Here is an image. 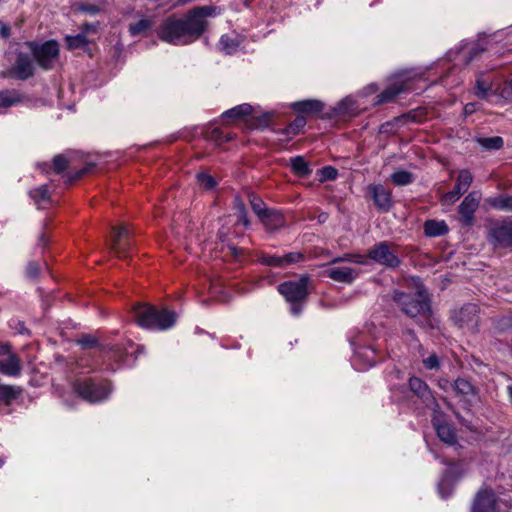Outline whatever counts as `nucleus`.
Instances as JSON below:
<instances>
[{"instance_id": "nucleus-62", "label": "nucleus", "mask_w": 512, "mask_h": 512, "mask_svg": "<svg viewBox=\"0 0 512 512\" xmlns=\"http://www.w3.org/2000/svg\"><path fill=\"white\" fill-rule=\"evenodd\" d=\"M474 111H475V104H474V103H467V104L464 106V114H465V115H470V114H472Z\"/></svg>"}, {"instance_id": "nucleus-14", "label": "nucleus", "mask_w": 512, "mask_h": 512, "mask_svg": "<svg viewBox=\"0 0 512 512\" xmlns=\"http://www.w3.org/2000/svg\"><path fill=\"white\" fill-rule=\"evenodd\" d=\"M497 496L492 489H480L473 498L470 512H496Z\"/></svg>"}, {"instance_id": "nucleus-8", "label": "nucleus", "mask_w": 512, "mask_h": 512, "mask_svg": "<svg viewBox=\"0 0 512 512\" xmlns=\"http://www.w3.org/2000/svg\"><path fill=\"white\" fill-rule=\"evenodd\" d=\"M13 64L4 72L5 78H13L20 81H26L34 77L36 73V64L31 52L17 49L14 51Z\"/></svg>"}, {"instance_id": "nucleus-30", "label": "nucleus", "mask_w": 512, "mask_h": 512, "mask_svg": "<svg viewBox=\"0 0 512 512\" xmlns=\"http://www.w3.org/2000/svg\"><path fill=\"white\" fill-rule=\"evenodd\" d=\"M448 231L449 229L445 221L429 219L424 223V233L428 237L443 236L448 233Z\"/></svg>"}, {"instance_id": "nucleus-12", "label": "nucleus", "mask_w": 512, "mask_h": 512, "mask_svg": "<svg viewBox=\"0 0 512 512\" xmlns=\"http://www.w3.org/2000/svg\"><path fill=\"white\" fill-rule=\"evenodd\" d=\"M480 308L475 303H467L452 314V320L460 328L475 330L479 323Z\"/></svg>"}, {"instance_id": "nucleus-17", "label": "nucleus", "mask_w": 512, "mask_h": 512, "mask_svg": "<svg viewBox=\"0 0 512 512\" xmlns=\"http://www.w3.org/2000/svg\"><path fill=\"white\" fill-rule=\"evenodd\" d=\"M453 391L463 404V408L470 410L473 401L476 399L477 388L465 378H457L452 384Z\"/></svg>"}, {"instance_id": "nucleus-27", "label": "nucleus", "mask_w": 512, "mask_h": 512, "mask_svg": "<svg viewBox=\"0 0 512 512\" xmlns=\"http://www.w3.org/2000/svg\"><path fill=\"white\" fill-rule=\"evenodd\" d=\"M23 392L20 386L0 384V403L10 406Z\"/></svg>"}, {"instance_id": "nucleus-41", "label": "nucleus", "mask_w": 512, "mask_h": 512, "mask_svg": "<svg viewBox=\"0 0 512 512\" xmlns=\"http://www.w3.org/2000/svg\"><path fill=\"white\" fill-rule=\"evenodd\" d=\"M248 199L253 212L257 215L258 218H260L268 211L265 202L254 193L250 192L248 194Z\"/></svg>"}, {"instance_id": "nucleus-4", "label": "nucleus", "mask_w": 512, "mask_h": 512, "mask_svg": "<svg viewBox=\"0 0 512 512\" xmlns=\"http://www.w3.org/2000/svg\"><path fill=\"white\" fill-rule=\"evenodd\" d=\"M309 281L308 275H302L298 280L285 281L277 286V291L290 304V311L295 316L300 315L303 310L309 294Z\"/></svg>"}, {"instance_id": "nucleus-48", "label": "nucleus", "mask_w": 512, "mask_h": 512, "mask_svg": "<svg viewBox=\"0 0 512 512\" xmlns=\"http://www.w3.org/2000/svg\"><path fill=\"white\" fill-rule=\"evenodd\" d=\"M197 179L199 184L206 190L213 189L216 186L215 179L209 174L199 173Z\"/></svg>"}, {"instance_id": "nucleus-59", "label": "nucleus", "mask_w": 512, "mask_h": 512, "mask_svg": "<svg viewBox=\"0 0 512 512\" xmlns=\"http://www.w3.org/2000/svg\"><path fill=\"white\" fill-rule=\"evenodd\" d=\"M353 257H354V255L346 254L343 257H337V258L333 259L332 263L344 262V261L353 262Z\"/></svg>"}, {"instance_id": "nucleus-51", "label": "nucleus", "mask_w": 512, "mask_h": 512, "mask_svg": "<svg viewBox=\"0 0 512 512\" xmlns=\"http://www.w3.org/2000/svg\"><path fill=\"white\" fill-rule=\"evenodd\" d=\"M423 364L428 370H437L440 367V362L436 354H431L429 357L424 359Z\"/></svg>"}, {"instance_id": "nucleus-33", "label": "nucleus", "mask_w": 512, "mask_h": 512, "mask_svg": "<svg viewBox=\"0 0 512 512\" xmlns=\"http://www.w3.org/2000/svg\"><path fill=\"white\" fill-rule=\"evenodd\" d=\"M403 88L401 85H390L387 87L384 91H382L379 95L376 97L375 104L381 105L385 103L393 102L397 96L402 93Z\"/></svg>"}, {"instance_id": "nucleus-10", "label": "nucleus", "mask_w": 512, "mask_h": 512, "mask_svg": "<svg viewBox=\"0 0 512 512\" xmlns=\"http://www.w3.org/2000/svg\"><path fill=\"white\" fill-rule=\"evenodd\" d=\"M409 391L413 394V396L417 397L421 404L430 408L433 411H438L439 404L436 401L431 389L428 384L419 377L412 376L408 380Z\"/></svg>"}, {"instance_id": "nucleus-36", "label": "nucleus", "mask_w": 512, "mask_h": 512, "mask_svg": "<svg viewBox=\"0 0 512 512\" xmlns=\"http://www.w3.org/2000/svg\"><path fill=\"white\" fill-rule=\"evenodd\" d=\"M487 203L496 210L512 212V195L490 197Z\"/></svg>"}, {"instance_id": "nucleus-56", "label": "nucleus", "mask_w": 512, "mask_h": 512, "mask_svg": "<svg viewBox=\"0 0 512 512\" xmlns=\"http://www.w3.org/2000/svg\"><path fill=\"white\" fill-rule=\"evenodd\" d=\"M349 103L348 100H343L335 107V112L339 114H344L348 112L346 105Z\"/></svg>"}, {"instance_id": "nucleus-46", "label": "nucleus", "mask_w": 512, "mask_h": 512, "mask_svg": "<svg viewBox=\"0 0 512 512\" xmlns=\"http://www.w3.org/2000/svg\"><path fill=\"white\" fill-rule=\"evenodd\" d=\"M52 166L56 174H61L69 167V161L64 155L58 154L54 156Z\"/></svg>"}, {"instance_id": "nucleus-34", "label": "nucleus", "mask_w": 512, "mask_h": 512, "mask_svg": "<svg viewBox=\"0 0 512 512\" xmlns=\"http://www.w3.org/2000/svg\"><path fill=\"white\" fill-rule=\"evenodd\" d=\"M23 100V95H21L17 90H1L0 91V107L9 108L18 103H21Z\"/></svg>"}, {"instance_id": "nucleus-38", "label": "nucleus", "mask_w": 512, "mask_h": 512, "mask_svg": "<svg viewBox=\"0 0 512 512\" xmlns=\"http://www.w3.org/2000/svg\"><path fill=\"white\" fill-rule=\"evenodd\" d=\"M475 141L479 146L488 151L499 150L504 145L503 138L500 136L477 137Z\"/></svg>"}, {"instance_id": "nucleus-63", "label": "nucleus", "mask_w": 512, "mask_h": 512, "mask_svg": "<svg viewBox=\"0 0 512 512\" xmlns=\"http://www.w3.org/2000/svg\"><path fill=\"white\" fill-rule=\"evenodd\" d=\"M270 121V115L264 114L262 117L259 118V124L261 126H267Z\"/></svg>"}, {"instance_id": "nucleus-11", "label": "nucleus", "mask_w": 512, "mask_h": 512, "mask_svg": "<svg viewBox=\"0 0 512 512\" xmlns=\"http://www.w3.org/2000/svg\"><path fill=\"white\" fill-rule=\"evenodd\" d=\"M305 256L301 252H289L285 255H276L262 252L258 256V262L262 265L275 268H287L293 264L304 261Z\"/></svg>"}, {"instance_id": "nucleus-50", "label": "nucleus", "mask_w": 512, "mask_h": 512, "mask_svg": "<svg viewBox=\"0 0 512 512\" xmlns=\"http://www.w3.org/2000/svg\"><path fill=\"white\" fill-rule=\"evenodd\" d=\"M77 11L89 14V15H96L100 12V8L97 5L94 4H79L76 7Z\"/></svg>"}, {"instance_id": "nucleus-60", "label": "nucleus", "mask_w": 512, "mask_h": 512, "mask_svg": "<svg viewBox=\"0 0 512 512\" xmlns=\"http://www.w3.org/2000/svg\"><path fill=\"white\" fill-rule=\"evenodd\" d=\"M404 335L408 337L409 340L418 342L415 332L412 329H407L404 331Z\"/></svg>"}, {"instance_id": "nucleus-42", "label": "nucleus", "mask_w": 512, "mask_h": 512, "mask_svg": "<svg viewBox=\"0 0 512 512\" xmlns=\"http://www.w3.org/2000/svg\"><path fill=\"white\" fill-rule=\"evenodd\" d=\"M29 195L39 207L41 203L48 202L50 200L47 185H41L30 190Z\"/></svg>"}, {"instance_id": "nucleus-16", "label": "nucleus", "mask_w": 512, "mask_h": 512, "mask_svg": "<svg viewBox=\"0 0 512 512\" xmlns=\"http://www.w3.org/2000/svg\"><path fill=\"white\" fill-rule=\"evenodd\" d=\"M473 181L469 170H461L458 174L454 188L442 196L441 202L445 205L455 203L465 193Z\"/></svg>"}, {"instance_id": "nucleus-25", "label": "nucleus", "mask_w": 512, "mask_h": 512, "mask_svg": "<svg viewBox=\"0 0 512 512\" xmlns=\"http://www.w3.org/2000/svg\"><path fill=\"white\" fill-rule=\"evenodd\" d=\"M416 111H410L407 114L393 118L391 121H387L380 126L379 131L381 133H395L401 126H403L408 120L416 121Z\"/></svg>"}, {"instance_id": "nucleus-53", "label": "nucleus", "mask_w": 512, "mask_h": 512, "mask_svg": "<svg viewBox=\"0 0 512 512\" xmlns=\"http://www.w3.org/2000/svg\"><path fill=\"white\" fill-rule=\"evenodd\" d=\"M93 168H94V164L86 165L84 168H82V169L78 170L77 172H75V174L69 176L68 180H67L68 183H72L73 181L79 179L80 177H82L86 173L90 172Z\"/></svg>"}, {"instance_id": "nucleus-39", "label": "nucleus", "mask_w": 512, "mask_h": 512, "mask_svg": "<svg viewBox=\"0 0 512 512\" xmlns=\"http://www.w3.org/2000/svg\"><path fill=\"white\" fill-rule=\"evenodd\" d=\"M65 43L67 49L76 50V49H86L89 41L84 33H80L74 36H66Z\"/></svg>"}, {"instance_id": "nucleus-40", "label": "nucleus", "mask_w": 512, "mask_h": 512, "mask_svg": "<svg viewBox=\"0 0 512 512\" xmlns=\"http://www.w3.org/2000/svg\"><path fill=\"white\" fill-rule=\"evenodd\" d=\"M233 203H234V209L238 213V217H239L238 221L240 223H242L245 228H248L250 226V220L248 217V212H247L245 203L239 196L234 197Z\"/></svg>"}, {"instance_id": "nucleus-23", "label": "nucleus", "mask_w": 512, "mask_h": 512, "mask_svg": "<svg viewBox=\"0 0 512 512\" xmlns=\"http://www.w3.org/2000/svg\"><path fill=\"white\" fill-rule=\"evenodd\" d=\"M326 275L336 282L351 284L356 279L358 273L350 267H334L326 270Z\"/></svg>"}, {"instance_id": "nucleus-22", "label": "nucleus", "mask_w": 512, "mask_h": 512, "mask_svg": "<svg viewBox=\"0 0 512 512\" xmlns=\"http://www.w3.org/2000/svg\"><path fill=\"white\" fill-rule=\"evenodd\" d=\"M291 108L300 114L318 115L324 109V103L316 99H307L293 102Z\"/></svg>"}, {"instance_id": "nucleus-13", "label": "nucleus", "mask_w": 512, "mask_h": 512, "mask_svg": "<svg viewBox=\"0 0 512 512\" xmlns=\"http://www.w3.org/2000/svg\"><path fill=\"white\" fill-rule=\"evenodd\" d=\"M113 236L110 249L119 257L125 258L131 247V230L127 224L113 227Z\"/></svg>"}, {"instance_id": "nucleus-61", "label": "nucleus", "mask_w": 512, "mask_h": 512, "mask_svg": "<svg viewBox=\"0 0 512 512\" xmlns=\"http://www.w3.org/2000/svg\"><path fill=\"white\" fill-rule=\"evenodd\" d=\"M502 35H503V33L496 35V37H501ZM504 35H505L506 43L512 44V27L510 29H508L504 33Z\"/></svg>"}, {"instance_id": "nucleus-28", "label": "nucleus", "mask_w": 512, "mask_h": 512, "mask_svg": "<svg viewBox=\"0 0 512 512\" xmlns=\"http://www.w3.org/2000/svg\"><path fill=\"white\" fill-rule=\"evenodd\" d=\"M253 108L248 103L237 105L229 110L222 113V119H230L232 122L243 119L244 117L252 114Z\"/></svg>"}, {"instance_id": "nucleus-9", "label": "nucleus", "mask_w": 512, "mask_h": 512, "mask_svg": "<svg viewBox=\"0 0 512 512\" xmlns=\"http://www.w3.org/2000/svg\"><path fill=\"white\" fill-rule=\"evenodd\" d=\"M367 257L373 262L389 269H396L401 265L396 246L388 241L376 243L368 250Z\"/></svg>"}, {"instance_id": "nucleus-5", "label": "nucleus", "mask_w": 512, "mask_h": 512, "mask_svg": "<svg viewBox=\"0 0 512 512\" xmlns=\"http://www.w3.org/2000/svg\"><path fill=\"white\" fill-rule=\"evenodd\" d=\"M73 391L83 400L95 404L108 399L112 392L111 382L86 377L73 382Z\"/></svg>"}, {"instance_id": "nucleus-43", "label": "nucleus", "mask_w": 512, "mask_h": 512, "mask_svg": "<svg viewBox=\"0 0 512 512\" xmlns=\"http://www.w3.org/2000/svg\"><path fill=\"white\" fill-rule=\"evenodd\" d=\"M414 176L411 172L399 170L391 175V181L397 186H406L413 182Z\"/></svg>"}, {"instance_id": "nucleus-6", "label": "nucleus", "mask_w": 512, "mask_h": 512, "mask_svg": "<svg viewBox=\"0 0 512 512\" xmlns=\"http://www.w3.org/2000/svg\"><path fill=\"white\" fill-rule=\"evenodd\" d=\"M485 231L488 242L494 248H512V216L487 219Z\"/></svg>"}, {"instance_id": "nucleus-26", "label": "nucleus", "mask_w": 512, "mask_h": 512, "mask_svg": "<svg viewBox=\"0 0 512 512\" xmlns=\"http://www.w3.org/2000/svg\"><path fill=\"white\" fill-rule=\"evenodd\" d=\"M492 39L489 37L480 38L477 42L467 47V52L464 50L465 63L468 64L477 58L481 53L491 47Z\"/></svg>"}, {"instance_id": "nucleus-18", "label": "nucleus", "mask_w": 512, "mask_h": 512, "mask_svg": "<svg viewBox=\"0 0 512 512\" xmlns=\"http://www.w3.org/2000/svg\"><path fill=\"white\" fill-rule=\"evenodd\" d=\"M135 18H136V20L130 22L127 27L130 36H132V37L148 36L149 32L155 26V17L147 16V15L143 14L142 12H136Z\"/></svg>"}, {"instance_id": "nucleus-31", "label": "nucleus", "mask_w": 512, "mask_h": 512, "mask_svg": "<svg viewBox=\"0 0 512 512\" xmlns=\"http://www.w3.org/2000/svg\"><path fill=\"white\" fill-rule=\"evenodd\" d=\"M306 123V118L303 115H298L286 128L278 130L277 133L286 135L288 139H291L301 132Z\"/></svg>"}, {"instance_id": "nucleus-57", "label": "nucleus", "mask_w": 512, "mask_h": 512, "mask_svg": "<svg viewBox=\"0 0 512 512\" xmlns=\"http://www.w3.org/2000/svg\"><path fill=\"white\" fill-rule=\"evenodd\" d=\"M10 350L11 345L9 343L0 342V356H5L6 354H9Z\"/></svg>"}, {"instance_id": "nucleus-52", "label": "nucleus", "mask_w": 512, "mask_h": 512, "mask_svg": "<svg viewBox=\"0 0 512 512\" xmlns=\"http://www.w3.org/2000/svg\"><path fill=\"white\" fill-rule=\"evenodd\" d=\"M26 274L31 279H36L40 274V267L36 262H29L26 267Z\"/></svg>"}, {"instance_id": "nucleus-54", "label": "nucleus", "mask_w": 512, "mask_h": 512, "mask_svg": "<svg viewBox=\"0 0 512 512\" xmlns=\"http://www.w3.org/2000/svg\"><path fill=\"white\" fill-rule=\"evenodd\" d=\"M500 95L507 100L512 101V79L509 82H505L500 89Z\"/></svg>"}, {"instance_id": "nucleus-3", "label": "nucleus", "mask_w": 512, "mask_h": 512, "mask_svg": "<svg viewBox=\"0 0 512 512\" xmlns=\"http://www.w3.org/2000/svg\"><path fill=\"white\" fill-rule=\"evenodd\" d=\"M135 322L142 328L151 330H167L176 323L177 315L174 311L157 309L149 304L138 303L132 308Z\"/></svg>"}, {"instance_id": "nucleus-24", "label": "nucleus", "mask_w": 512, "mask_h": 512, "mask_svg": "<svg viewBox=\"0 0 512 512\" xmlns=\"http://www.w3.org/2000/svg\"><path fill=\"white\" fill-rule=\"evenodd\" d=\"M259 220L269 231L278 230L285 225V218L283 214L275 209H268V211L263 214Z\"/></svg>"}, {"instance_id": "nucleus-2", "label": "nucleus", "mask_w": 512, "mask_h": 512, "mask_svg": "<svg viewBox=\"0 0 512 512\" xmlns=\"http://www.w3.org/2000/svg\"><path fill=\"white\" fill-rule=\"evenodd\" d=\"M392 299L406 316L418 318L419 326L433 328L431 301L424 290L414 293L395 291Z\"/></svg>"}, {"instance_id": "nucleus-19", "label": "nucleus", "mask_w": 512, "mask_h": 512, "mask_svg": "<svg viewBox=\"0 0 512 512\" xmlns=\"http://www.w3.org/2000/svg\"><path fill=\"white\" fill-rule=\"evenodd\" d=\"M369 191L375 206L382 212H388L392 207V196L390 190L383 185H370Z\"/></svg>"}, {"instance_id": "nucleus-58", "label": "nucleus", "mask_w": 512, "mask_h": 512, "mask_svg": "<svg viewBox=\"0 0 512 512\" xmlns=\"http://www.w3.org/2000/svg\"><path fill=\"white\" fill-rule=\"evenodd\" d=\"M48 242L49 236L46 233L40 234L38 239V245L44 248L48 244Z\"/></svg>"}, {"instance_id": "nucleus-44", "label": "nucleus", "mask_w": 512, "mask_h": 512, "mask_svg": "<svg viewBox=\"0 0 512 512\" xmlns=\"http://www.w3.org/2000/svg\"><path fill=\"white\" fill-rule=\"evenodd\" d=\"M219 44L221 46V50L226 54L233 53L239 47L238 40L227 34L221 36Z\"/></svg>"}, {"instance_id": "nucleus-64", "label": "nucleus", "mask_w": 512, "mask_h": 512, "mask_svg": "<svg viewBox=\"0 0 512 512\" xmlns=\"http://www.w3.org/2000/svg\"><path fill=\"white\" fill-rule=\"evenodd\" d=\"M353 262L358 263V264H365L366 263L364 258H363V256H361V255H354Z\"/></svg>"}, {"instance_id": "nucleus-20", "label": "nucleus", "mask_w": 512, "mask_h": 512, "mask_svg": "<svg viewBox=\"0 0 512 512\" xmlns=\"http://www.w3.org/2000/svg\"><path fill=\"white\" fill-rule=\"evenodd\" d=\"M101 351L110 354L108 367L112 371L124 364L128 355L127 347L123 344L101 346Z\"/></svg>"}, {"instance_id": "nucleus-55", "label": "nucleus", "mask_w": 512, "mask_h": 512, "mask_svg": "<svg viewBox=\"0 0 512 512\" xmlns=\"http://www.w3.org/2000/svg\"><path fill=\"white\" fill-rule=\"evenodd\" d=\"M11 35V28L8 24L0 20V36L4 39H8Z\"/></svg>"}, {"instance_id": "nucleus-32", "label": "nucleus", "mask_w": 512, "mask_h": 512, "mask_svg": "<svg viewBox=\"0 0 512 512\" xmlns=\"http://www.w3.org/2000/svg\"><path fill=\"white\" fill-rule=\"evenodd\" d=\"M492 90V80L485 74H478L475 81V95L480 99H486Z\"/></svg>"}, {"instance_id": "nucleus-37", "label": "nucleus", "mask_w": 512, "mask_h": 512, "mask_svg": "<svg viewBox=\"0 0 512 512\" xmlns=\"http://www.w3.org/2000/svg\"><path fill=\"white\" fill-rule=\"evenodd\" d=\"M234 138L230 133H224L220 128L214 127L205 132V139L213 141L216 145H221L224 142H229Z\"/></svg>"}, {"instance_id": "nucleus-29", "label": "nucleus", "mask_w": 512, "mask_h": 512, "mask_svg": "<svg viewBox=\"0 0 512 512\" xmlns=\"http://www.w3.org/2000/svg\"><path fill=\"white\" fill-rule=\"evenodd\" d=\"M433 426L435 427L438 437L443 442L449 445H454L457 442L455 431L450 425L440 423L438 420L433 419Z\"/></svg>"}, {"instance_id": "nucleus-35", "label": "nucleus", "mask_w": 512, "mask_h": 512, "mask_svg": "<svg viewBox=\"0 0 512 512\" xmlns=\"http://www.w3.org/2000/svg\"><path fill=\"white\" fill-rule=\"evenodd\" d=\"M290 166L292 171L299 177H308L312 173V169L303 156L291 158Z\"/></svg>"}, {"instance_id": "nucleus-45", "label": "nucleus", "mask_w": 512, "mask_h": 512, "mask_svg": "<svg viewBox=\"0 0 512 512\" xmlns=\"http://www.w3.org/2000/svg\"><path fill=\"white\" fill-rule=\"evenodd\" d=\"M77 344L80 345L83 349H90L98 347L101 350V346H104L103 344H100L98 339L90 334L82 335L78 340Z\"/></svg>"}, {"instance_id": "nucleus-21", "label": "nucleus", "mask_w": 512, "mask_h": 512, "mask_svg": "<svg viewBox=\"0 0 512 512\" xmlns=\"http://www.w3.org/2000/svg\"><path fill=\"white\" fill-rule=\"evenodd\" d=\"M6 359L0 360V373L6 376L17 377L21 374L22 364L17 354L9 352Z\"/></svg>"}, {"instance_id": "nucleus-47", "label": "nucleus", "mask_w": 512, "mask_h": 512, "mask_svg": "<svg viewBox=\"0 0 512 512\" xmlns=\"http://www.w3.org/2000/svg\"><path fill=\"white\" fill-rule=\"evenodd\" d=\"M358 356L364 357L367 360V365L369 367L375 366L380 361V358L376 356L375 349L372 347L363 348L362 351L359 352Z\"/></svg>"}, {"instance_id": "nucleus-7", "label": "nucleus", "mask_w": 512, "mask_h": 512, "mask_svg": "<svg viewBox=\"0 0 512 512\" xmlns=\"http://www.w3.org/2000/svg\"><path fill=\"white\" fill-rule=\"evenodd\" d=\"M24 46L31 52L36 66L45 71L53 69L59 56V45L55 40L43 43L26 41Z\"/></svg>"}, {"instance_id": "nucleus-1", "label": "nucleus", "mask_w": 512, "mask_h": 512, "mask_svg": "<svg viewBox=\"0 0 512 512\" xmlns=\"http://www.w3.org/2000/svg\"><path fill=\"white\" fill-rule=\"evenodd\" d=\"M221 13L215 5L197 6L190 9L183 17L169 16L160 25L157 36L168 44L183 46L198 40L208 29L209 17Z\"/></svg>"}, {"instance_id": "nucleus-49", "label": "nucleus", "mask_w": 512, "mask_h": 512, "mask_svg": "<svg viewBox=\"0 0 512 512\" xmlns=\"http://www.w3.org/2000/svg\"><path fill=\"white\" fill-rule=\"evenodd\" d=\"M320 181L335 180L338 176V171L333 166H325L319 170Z\"/></svg>"}, {"instance_id": "nucleus-15", "label": "nucleus", "mask_w": 512, "mask_h": 512, "mask_svg": "<svg viewBox=\"0 0 512 512\" xmlns=\"http://www.w3.org/2000/svg\"><path fill=\"white\" fill-rule=\"evenodd\" d=\"M480 197L477 192H470L464 197L458 207L460 222L463 226H472L475 219V212L479 207Z\"/></svg>"}]
</instances>
